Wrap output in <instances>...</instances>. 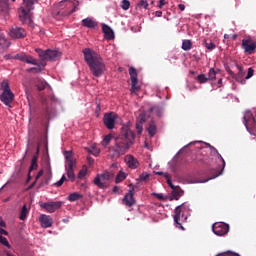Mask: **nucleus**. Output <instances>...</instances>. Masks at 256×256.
I'll return each mask as SVG.
<instances>
[{"instance_id": "obj_52", "label": "nucleus", "mask_w": 256, "mask_h": 256, "mask_svg": "<svg viewBox=\"0 0 256 256\" xmlns=\"http://www.w3.org/2000/svg\"><path fill=\"white\" fill-rule=\"evenodd\" d=\"M4 59L6 61H9V59H16V58H15V56H11V54H6V55H4Z\"/></svg>"}, {"instance_id": "obj_42", "label": "nucleus", "mask_w": 256, "mask_h": 256, "mask_svg": "<svg viewBox=\"0 0 256 256\" xmlns=\"http://www.w3.org/2000/svg\"><path fill=\"white\" fill-rule=\"evenodd\" d=\"M87 175V168H82L78 173V179H83Z\"/></svg>"}, {"instance_id": "obj_4", "label": "nucleus", "mask_w": 256, "mask_h": 256, "mask_svg": "<svg viewBox=\"0 0 256 256\" xmlns=\"http://www.w3.org/2000/svg\"><path fill=\"white\" fill-rule=\"evenodd\" d=\"M59 101L55 96L50 97V102L47 99H44L42 101V104L45 106V115H46V120L43 123V126L45 129L49 127V119H54L57 116V110H55V104L58 103Z\"/></svg>"}, {"instance_id": "obj_32", "label": "nucleus", "mask_w": 256, "mask_h": 256, "mask_svg": "<svg viewBox=\"0 0 256 256\" xmlns=\"http://www.w3.org/2000/svg\"><path fill=\"white\" fill-rule=\"evenodd\" d=\"M125 179H127V174L123 171H119L116 176L115 183H121L122 181H125Z\"/></svg>"}, {"instance_id": "obj_21", "label": "nucleus", "mask_w": 256, "mask_h": 256, "mask_svg": "<svg viewBox=\"0 0 256 256\" xmlns=\"http://www.w3.org/2000/svg\"><path fill=\"white\" fill-rule=\"evenodd\" d=\"M40 223L41 227H43L44 229H48L49 227L53 226V218H51V216L49 215L42 214L40 216Z\"/></svg>"}, {"instance_id": "obj_64", "label": "nucleus", "mask_w": 256, "mask_h": 256, "mask_svg": "<svg viewBox=\"0 0 256 256\" xmlns=\"http://www.w3.org/2000/svg\"><path fill=\"white\" fill-rule=\"evenodd\" d=\"M0 227H5V222H3V220H0Z\"/></svg>"}, {"instance_id": "obj_14", "label": "nucleus", "mask_w": 256, "mask_h": 256, "mask_svg": "<svg viewBox=\"0 0 256 256\" xmlns=\"http://www.w3.org/2000/svg\"><path fill=\"white\" fill-rule=\"evenodd\" d=\"M243 123L246 129H256L255 117H253V113L250 110L245 111Z\"/></svg>"}, {"instance_id": "obj_9", "label": "nucleus", "mask_w": 256, "mask_h": 256, "mask_svg": "<svg viewBox=\"0 0 256 256\" xmlns=\"http://www.w3.org/2000/svg\"><path fill=\"white\" fill-rule=\"evenodd\" d=\"M113 177H115V175L107 171L102 174H98L94 178V185H96V187H99V189H107V187H109V181H111Z\"/></svg>"}, {"instance_id": "obj_39", "label": "nucleus", "mask_w": 256, "mask_h": 256, "mask_svg": "<svg viewBox=\"0 0 256 256\" xmlns=\"http://www.w3.org/2000/svg\"><path fill=\"white\" fill-rule=\"evenodd\" d=\"M37 87L39 91H43V89L47 87V82H45L44 80H40L37 84Z\"/></svg>"}, {"instance_id": "obj_2", "label": "nucleus", "mask_w": 256, "mask_h": 256, "mask_svg": "<svg viewBox=\"0 0 256 256\" xmlns=\"http://www.w3.org/2000/svg\"><path fill=\"white\" fill-rule=\"evenodd\" d=\"M83 55L84 61L87 63L92 75H94V77H101V75L105 73V63L101 55L90 48H85Z\"/></svg>"}, {"instance_id": "obj_62", "label": "nucleus", "mask_w": 256, "mask_h": 256, "mask_svg": "<svg viewBox=\"0 0 256 256\" xmlns=\"http://www.w3.org/2000/svg\"><path fill=\"white\" fill-rule=\"evenodd\" d=\"M219 157H220V159H221V161H222L223 167H225V159H223V156H221V155H219Z\"/></svg>"}, {"instance_id": "obj_56", "label": "nucleus", "mask_w": 256, "mask_h": 256, "mask_svg": "<svg viewBox=\"0 0 256 256\" xmlns=\"http://www.w3.org/2000/svg\"><path fill=\"white\" fill-rule=\"evenodd\" d=\"M163 12L162 11H156L155 12V17H162Z\"/></svg>"}, {"instance_id": "obj_44", "label": "nucleus", "mask_w": 256, "mask_h": 256, "mask_svg": "<svg viewBox=\"0 0 256 256\" xmlns=\"http://www.w3.org/2000/svg\"><path fill=\"white\" fill-rule=\"evenodd\" d=\"M0 243L2 245H4L5 247H11V245H9V241L7 240V238H5L3 236L0 237Z\"/></svg>"}, {"instance_id": "obj_17", "label": "nucleus", "mask_w": 256, "mask_h": 256, "mask_svg": "<svg viewBox=\"0 0 256 256\" xmlns=\"http://www.w3.org/2000/svg\"><path fill=\"white\" fill-rule=\"evenodd\" d=\"M14 59L22 61L23 63H27L28 65H37L38 67H41V65L37 63V60L35 58L24 53L16 54Z\"/></svg>"}, {"instance_id": "obj_59", "label": "nucleus", "mask_w": 256, "mask_h": 256, "mask_svg": "<svg viewBox=\"0 0 256 256\" xmlns=\"http://www.w3.org/2000/svg\"><path fill=\"white\" fill-rule=\"evenodd\" d=\"M140 123H145V114L140 116Z\"/></svg>"}, {"instance_id": "obj_25", "label": "nucleus", "mask_w": 256, "mask_h": 256, "mask_svg": "<svg viewBox=\"0 0 256 256\" xmlns=\"http://www.w3.org/2000/svg\"><path fill=\"white\" fill-rule=\"evenodd\" d=\"M82 27H86L87 29H95V27H97V22L94 21L93 18L87 17L82 20Z\"/></svg>"}, {"instance_id": "obj_63", "label": "nucleus", "mask_w": 256, "mask_h": 256, "mask_svg": "<svg viewBox=\"0 0 256 256\" xmlns=\"http://www.w3.org/2000/svg\"><path fill=\"white\" fill-rule=\"evenodd\" d=\"M144 147H145L146 149H149V142L145 141Z\"/></svg>"}, {"instance_id": "obj_20", "label": "nucleus", "mask_w": 256, "mask_h": 256, "mask_svg": "<svg viewBox=\"0 0 256 256\" xmlns=\"http://www.w3.org/2000/svg\"><path fill=\"white\" fill-rule=\"evenodd\" d=\"M133 195V190H129L128 193L125 194L122 202L126 207H133V205H135V197Z\"/></svg>"}, {"instance_id": "obj_40", "label": "nucleus", "mask_w": 256, "mask_h": 256, "mask_svg": "<svg viewBox=\"0 0 256 256\" xmlns=\"http://www.w3.org/2000/svg\"><path fill=\"white\" fill-rule=\"evenodd\" d=\"M43 177V170H40L38 174L36 175L35 181L32 183V185L29 187V189H33L35 187V183H37V180Z\"/></svg>"}, {"instance_id": "obj_49", "label": "nucleus", "mask_w": 256, "mask_h": 256, "mask_svg": "<svg viewBox=\"0 0 256 256\" xmlns=\"http://www.w3.org/2000/svg\"><path fill=\"white\" fill-rule=\"evenodd\" d=\"M229 255H238V254L235 252L227 251V252L218 254L217 256H229Z\"/></svg>"}, {"instance_id": "obj_51", "label": "nucleus", "mask_w": 256, "mask_h": 256, "mask_svg": "<svg viewBox=\"0 0 256 256\" xmlns=\"http://www.w3.org/2000/svg\"><path fill=\"white\" fill-rule=\"evenodd\" d=\"M167 2H165V0H160L159 1V4H158V8L159 9H163L164 5L166 4Z\"/></svg>"}, {"instance_id": "obj_57", "label": "nucleus", "mask_w": 256, "mask_h": 256, "mask_svg": "<svg viewBox=\"0 0 256 256\" xmlns=\"http://www.w3.org/2000/svg\"><path fill=\"white\" fill-rule=\"evenodd\" d=\"M0 235H8L5 229L0 228Z\"/></svg>"}, {"instance_id": "obj_15", "label": "nucleus", "mask_w": 256, "mask_h": 256, "mask_svg": "<svg viewBox=\"0 0 256 256\" xmlns=\"http://www.w3.org/2000/svg\"><path fill=\"white\" fill-rule=\"evenodd\" d=\"M129 75H130V79H131V83H132L131 93H137V91H139V89H141L139 87V85H137V83L139 81V79L137 78L138 77L137 69H135L134 67H130Z\"/></svg>"}, {"instance_id": "obj_16", "label": "nucleus", "mask_w": 256, "mask_h": 256, "mask_svg": "<svg viewBox=\"0 0 256 256\" xmlns=\"http://www.w3.org/2000/svg\"><path fill=\"white\" fill-rule=\"evenodd\" d=\"M63 205V202L56 201V202H48V203H42L40 207L42 209H45L48 213H55L57 209H61V206Z\"/></svg>"}, {"instance_id": "obj_55", "label": "nucleus", "mask_w": 256, "mask_h": 256, "mask_svg": "<svg viewBox=\"0 0 256 256\" xmlns=\"http://www.w3.org/2000/svg\"><path fill=\"white\" fill-rule=\"evenodd\" d=\"M248 132L250 133V135L256 137V129H248Z\"/></svg>"}, {"instance_id": "obj_22", "label": "nucleus", "mask_w": 256, "mask_h": 256, "mask_svg": "<svg viewBox=\"0 0 256 256\" xmlns=\"http://www.w3.org/2000/svg\"><path fill=\"white\" fill-rule=\"evenodd\" d=\"M102 31L105 35V39H108L109 41L115 39V32H113V29H111L109 25L102 24Z\"/></svg>"}, {"instance_id": "obj_28", "label": "nucleus", "mask_w": 256, "mask_h": 256, "mask_svg": "<svg viewBox=\"0 0 256 256\" xmlns=\"http://www.w3.org/2000/svg\"><path fill=\"white\" fill-rule=\"evenodd\" d=\"M27 215H29V209H27V205H24L20 212V216H19L20 221H25V219H27Z\"/></svg>"}, {"instance_id": "obj_11", "label": "nucleus", "mask_w": 256, "mask_h": 256, "mask_svg": "<svg viewBox=\"0 0 256 256\" xmlns=\"http://www.w3.org/2000/svg\"><path fill=\"white\" fill-rule=\"evenodd\" d=\"M65 159L67 162L68 167L66 168L67 171V177L70 179V181H75V160H72L71 158V152H65Z\"/></svg>"}, {"instance_id": "obj_10", "label": "nucleus", "mask_w": 256, "mask_h": 256, "mask_svg": "<svg viewBox=\"0 0 256 256\" xmlns=\"http://www.w3.org/2000/svg\"><path fill=\"white\" fill-rule=\"evenodd\" d=\"M119 119L117 113L107 112L103 116V123L107 129H115V123H117Z\"/></svg>"}, {"instance_id": "obj_30", "label": "nucleus", "mask_w": 256, "mask_h": 256, "mask_svg": "<svg viewBox=\"0 0 256 256\" xmlns=\"http://www.w3.org/2000/svg\"><path fill=\"white\" fill-rule=\"evenodd\" d=\"M79 199H83V195L77 192H74L68 196V201H79Z\"/></svg>"}, {"instance_id": "obj_23", "label": "nucleus", "mask_w": 256, "mask_h": 256, "mask_svg": "<svg viewBox=\"0 0 256 256\" xmlns=\"http://www.w3.org/2000/svg\"><path fill=\"white\" fill-rule=\"evenodd\" d=\"M38 155H39V148H37L36 155L32 157V161H31V165L28 173V180H27L28 182L31 181V171H35V169H37L38 167V164H37V159H39Z\"/></svg>"}, {"instance_id": "obj_29", "label": "nucleus", "mask_w": 256, "mask_h": 256, "mask_svg": "<svg viewBox=\"0 0 256 256\" xmlns=\"http://www.w3.org/2000/svg\"><path fill=\"white\" fill-rule=\"evenodd\" d=\"M112 139H115V135H113L111 133L108 135H105L103 138V141H102L103 147H107V145H109V143H111Z\"/></svg>"}, {"instance_id": "obj_35", "label": "nucleus", "mask_w": 256, "mask_h": 256, "mask_svg": "<svg viewBox=\"0 0 256 256\" xmlns=\"http://www.w3.org/2000/svg\"><path fill=\"white\" fill-rule=\"evenodd\" d=\"M165 179L171 189H175L177 186L173 185V181H171V176L168 173L164 174Z\"/></svg>"}, {"instance_id": "obj_7", "label": "nucleus", "mask_w": 256, "mask_h": 256, "mask_svg": "<svg viewBox=\"0 0 256 256\" xmlns=\"http://www.w3.org/2000/svg\"><path fill=\"white\" fill-rule=\"evenodd\" d=\"M0 89H2L0 99L2 103H4V105H7V107H9L13 102V99H15V95L13 94V91H11V87L9 86V81H2L0 84Z\"/></svg>"}, {"instance_id": "obj_54", "label": "nucleus", "mask_w": 256, "mask_h": 256, "mask_svg": "<svg viewBox=\"0 0 256 256\" xmlns=\"http://www.w3.org/2000/svg\"><path fill=\"white\" fill-rule=\"evenodd\" d=\"M148 129H157V125L155 124L154 121H152V122L150 123V126L148 127Z\"/></svg>"}, {"instance_id": "obj_12", "label": "nucleus", "mask_w": 256, "mask_h": 256, "mask_svg": "<svg viewBox=\"0 0 256 256\" xmlns=\"http://www.w3.org/2000/svg\"><path fill=\"white\" fill-rule=\"evenodd\" d=\"M9 37H11V39H25V37H27V30L23 27L13 26L9 30Z\"/></svg>"}, {"instance_id": "obj_43", "label": "nucleus", "mask_w": 256, "mask_h": 256, "mask_svg": "<svg viewBox=\"0 0 256 256\" xmlns=\"http://www.w3.org/2000/svg\"><path fill=\"white\" fill-rule=\"evenodd\" d=\"M149 177H150V175L148 173L144 172L139 176V179H140V181H149Z\"/></svg>"}, {"instance_id": "obj_6", "label": "nucleus", "mask_w": 256, "mask_h": 256, "mask_svg": "<svg viewBox=\"0 0 256 256\" xmlns=\"http://www.w3.org/2000/svg\"><path fill=\"white\" fill-rule=\"evenodd\" d=\"M187 209H189V207L183 203L177 206L174 210V223L178 229H181V231H185L183 223H187V216H185V211H187Z\"/></svg>"}, {"instance_id": "obj_34", "label": "nucleus", "mask_w": 256, "mask_h": 256, "mask_svg": "<svg viewBox=\"0 0 256 256\" xmlns=\"http://www.w3.org/2000/svg\"><path fill=\"white\" fill-rule=\"evenodd\" d=\"M129 7H131V2H129V0H122L121 9H123V11H129Z\"/></svg>"}, {"instance_id": "obj_1", "label": "nucleus", "mask_w": 256, "mask_h": 256, "mask_svg": "<svg viewBox=\"0 0 256 256\" xmlns=\"http://www.w3.org/2000/svg\"><path fill=\"white\" fill-rule=\"evenodd\" d=\"M134 143L135 132L131 129L124 130L115 138V147H111L109 153L114 159H119V156L125 155L133 147Z\"/></svg>"}, {"instance_id": "obj_47", "label": "nucleus", "mask_w": 256, "mask_h": 256, "mask_svg": "<svg viewBox=\"0 0 256 256\" xmlns=\"http://www.w3.org/2000/svg\"><path fill=\"white\" fill-rule=\"evenodd\" d=\"M139 5H140L141 7H143L144 9H147V7H149V3L147 2V0H141V1L139 2Z\"/></svg>"}, {"instance_id": "obj_53", "label": "nucleus", "mask_w": 256, "mask_h": 256, "mask_svg": "<svg viewBox=\"0 0 256 256\" xmlns=\"http://www.w3.org/2000/svg\"><path fill=\"white\" fill-rule=\"evenodd\" d=\"M31 71H35L36 73H40L41 68H35V67H33V68L28 69V72H29V73H31Z\"/></svg>"}, {"instance_id": "obj_8", "label": "nucleus", "mask_w": 256, "mask_h": 256, "mask_svg": "<svg viewBox=\"0 0 256 256\" xmlns=\"http://www.w3.org/2000/svg\"><path fill=\"white\" fill-rule=\"evenodd\" d=\"M36 53L42 61H58V59H61V52L59 50H41L38 48Z\"/></svg>"}, {"instance_id": "obj_37", "label": "nucleus", "mask_w": 256, "mask_h": 256, "mask_svg": "<svg viewBox=\"0 0 256 256\" xmlns=\"http://www.w3.org/2000/svg\"><path fill=\"white\" fill-rule=\"evenodd\" d=\"M197 81H199V83H207L209 78L205 74H200L197 76Z\"/></svg>"}, {"instance_id": "obj_36", "label": "nucleus", "mask_w": 256, "mask_h": 256, "mask_svg": "<svg viewBox=\"0 0 256 256\" xmlns=\"http://www.w3.org/2000/svg\"><path fill=\"white\" fill-rule=\"evenodd\" d=\"M165 179L171 189H175L177 186L173 185V181H171V176L168 173L164 174Z\"/></svg>"}, {"instance_id": "obj_60", "label": "nucleus", "mask_w": 256, "mask_h": 256, "mask_svg": "<svg viewBox=\"0 0 256 256\" xmlns=\"http://www.w3.org/2000/svg\"><path fill=\"white\" fill-rule=\"evenodd\" d=\"M113 193H119V186H114Z\"/></svg>"}, {"instance_id": "obj_5", "label": "nucleus", "mask_w": 256, "mask_h": 256, "mask_svg": "<svg viewBox=\"0 0 256 256\" xmlns=\"http://www.w3.org/2000/svg\"><path fill=\"white\" fill-rule=\"evenodd\" d=\"M77 7H79L78 0H62L59 3V11L58 15H62V17H67L72 13L77 11Z\"/></svg>"}, {"instance_id": "obj_18", "label": "nucleus", "mask_w": 256, "mask_h": 256, "mask_svg": "<svg viewBox=\"0 0 256 256\" xmlns=\"http://www.w3.org/2000/svg\"><path fill=\"white\" fill-rule=\"evenodd\" d=\"M242 48L244 49L245 53H253L256 49V42L251 39V37H248L246 39L242 40Z\"/></svg>"}, {"instance_id": "obj_48", "label": "nucleus", "mask_w": 256, "mask_h": 256, "mask_svg": "<svg viewBox=\"0 0 256 256\" xmlns=\"http://www.w3.org/2000/svg\"><path fill=\"white\" fill-rule=\"evenodd\" d=\"M253 73H254L253 68H249L245 79H251V77H253Z\"/></svg>"}, {"instance_id": "obj_50", "label": "nucleus", "mask_w": 256, "mask_h": 256, "mask_svg": "<svg viewBox=\"0 0 256 256\" xmlns=\"http://www.w3.org/2000/svg\"><path fill=\"white\" fill-rule=\"evenodd\" d=\"M155 133H157L156 129H148V135L150 137H155Z\"/></svg>"}, {"instance_id": "obj_31", "label": "nucleus", "mask_w": 256, "mask_h": 256, "mask_svg": "<svg viewBox=\"0 0 256 256\" xmlns=\"http://www.w3.org/2000/svg\"><path fill=\"white\" fill-rule=\"evenodd\" d=\"M192 46H193V43L191 42V40H183L182 42L183 51H191Z\"/></svg>"}, {"instance_id": "obj_46", "label": "nucleus", "mask_w": 256, "mask_h": 256, "mask_svg": "<svg viewBox=\"0 0 256 256\" xmlns=\"http://www.w3.org/2000/svg\"><path fill=\"white\" fill-rule=\"evenodd\" d=\"M88 153H92V155L97 156V155H99L100 151H99V149L93 147L92 149L88 150Z\"/></svg>"}, {"instance_id": "obj_58", "label": "nucleus", "mask_w": 256, "mask_h": 256, "mask_svg": "<svg viewBox=\"0 0 256 256\" xmlns=\"http://www.w3.org/2000/svg\"><path fill=\"white\" fill-rule=\"evenodd\" d=\"M178 9H180V11H185V6H184V4H179V5H178Z\"/></svg>"}, {"instance_id": "obj_33", "label": "nucleus", "mask_w": 256, "mask_h": 256, "mask_svg": "<svg viewBox=\"0 0 256 256\" xmlns=\"http://www.w3.org/2000/svg\"><path fill=\"white\" fill-rule=\"evenodd\" d=\"M217 78V71H215V68H211L208 72V81L211 80L213 81V79Z\"/></svg>"}, {"instance_id": "obj_45", "label": "nucleus", "mask_w": 256, "mask_h": 256, "mask_svg": "<svg viewBox=\"0 0 256 256\" xmlns=\"http://www.w3.org/2000/svg\"><path fill=\"white\" fill-rule=\"evenodd\" d=\"M205 47L206 49H208L209 51H213V49H215V44L213 42H209V43H205Z\"/></svg>"}, {"instance_id": "obj_38", "label": "nucleus", "mask_w": 256, "mask_h": 256, "mask_svg": "<svg viewBox=\"0 0 256 256\" xmlns=\"http://www.w3.org/2000/svg\"><path fill=\"white\" fill-rule=\"evenodd\" d=\"M153 197H156V199H159V201H165L167 200V196H164L162 193H152Z\"/></svg>"}, {"instance_id": "obj_24", "label": "nucleus", "mask_w": 256, "mask_h": 256, "mask_svg": "<svg viewBox=\"0 0 256 256\" xmlns=\"http://www.w3.org/2000/svg\"><path fill=\"white\" fill-rule=\"evenodd\" d=\"M183 190L177 186L176 188L172 189L170 201H179V198L183 197Z\"/></svg>"}, {"instance_id": "obj_27", "label": "nucleus", "mask_w": 256, "mask_h": 256, "mask_svg": "<svg viewBox=\"0 0 256 256\" xmlns=\"http://www.w3.org/2000/svg\"><path fill=\"white\" fill-rule=\"evenodd\" d=\"M149 112L152 113V115H157V117L163 116V107L160 106H154L149 109Z\"/></svg>"}, {"instance_id": "obj_61", "label": "nucleus", "mask_w": 256, "mask_h": 256, "mask_svg": "<svg viewBox=\"0 0 256 256\" xmlns=\"http://www.w3.org/2000/svg\"><path fill=\"white\" fill-rule=\"evenodd\" d=\"M219 175H221V172H216L215 175L213 177H211L210 179H216V177H219Z\"/></svg>"}, {"instance_id": "obj_13", "label": "nucleus", "mask_w": 256, "mask_h": 256, "mask_svg": "<svg viewBox=\"0 0 256 256\" xmlns=\"http://www.w3.org/2000/svg\"><path fill=\"white\" fill-rule=\"evenodd\" d=\"M213 233L219 237L227 235L229 233V225L223 222H217L212 226Z\"/></svg>"}, {"instance_id": "obj_19", "label": "nucleus", "mask_w": 256, "mask_h": 256, "mask_svg": "<svg viewBox=\"0 0 256 256\" xmlns=\"http://www.w3.org/2000/svg\"><path fill=\"white\" fill-rule=\"evenodd\" d=\"M124 161L129 169H137V167H139V160L133 155H126Z\"/></svg>"}, {"instance_id": "obj_41", "label": "nucleus", "mask_w": 256, "mask_h": 256, "mask_svg": "<svg viewBox=\"0 0 256 256\" xmlns=\"http://www.w3.org/2000/svg\"><path fill=\"white\" fill-rule=\"evenodd\" d=\"M65 181H67V176L63 175L61 179L58 182H56L54 185L55 187H61V185H63Z\"/></svg>"}, {"instance_id": "obj_26", "label": "nucleus", "mask_w": 256, "mask_h": 256, "mask_svg": "<svg viewBox=\"0 0 256 256\" xmlns=\"http://www.w3.org/2000/svg\"><path fill=\"white\" fill-rule=\"evenodd\" d=\"M9 0H0V11L3 15H9Z\"/></svg>"}, {"instance_id": "obj_3", "label": "nucleus", "mask_w": 256, "mask_h": 256, "mask_svg": "<svg viewBox=\"0 0 256 256\" xmlns=\"http://www.w3.org/2000/svg\"><path fill=\"white\" fill-rule=\"evenodd\" d=\"M39 0H23V5L19 8V17L23 25H29L32 29H35V23L31 19V11L35 9V3Z\"/></svg>"}]
</instances>
